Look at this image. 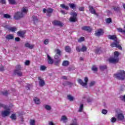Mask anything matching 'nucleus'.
<instances>
[{
  "label": "nucleus",
  "mask_w": 125,
  "mask_h": 125,
  "mask_svg": "<svg viewBox=\"0 0 125 125\" xmlns=\"http://www.w3.org/2000/svg\"><path fill=\"white\" fill-rule=\"evenodd\" d=\"M108 39L109 40H113L115 42L111 44L110 45L112 47H117V48L120 49V50H123V48L119 44V42H118L117 37L115 35H109Z\"/></svg>",
  "instance_id": "f257e3e1"
},
{
  "label": "nucleus",
  "mask_w": 125,
  "mask_h": 125,
  "mask_svg": "<svg viewBox=\"0 0 125 125\" xmlns=\"http://www.w3.org/2000/svg\"><path fill=\"white\" fill-rule=\"evenodd\" d=\"M114 77L117 80L124 81L125 78V72L124 70H120L117 73L114 75Z\"/></svg>",
  "instance_id": "f03ea898"
},
{
  "label": "nucleus",
  "mask_w": 125,
  "mask_h": 125,
  "mask_svg": "<svg viewBox=\"0 0 125 125\" xmlns=\"http://www.w3.org/2000/svg\"><path fill=\"white\" fill-rule=\"evenodd\" d=\"M1 106L3 107V108L5 109L1 112L2 117H7V116H9L10 114V108L4 104H1Z\"/></svg>",
  "instance_id": "7ed1b4c3"
},
{
  "label": "nucleus",
  "mask_w": 125,
  "mask_h": 125,
  "mask_svg": "<svg viewBox=\"0 0 125 125\" xmlns=\"http://www.w3.org/2000/svg\"><path fill=\"white\" fill-rule=\"evenodd\" d=\"M84 82L82 80V79H78V83L79 84L82 85L83 87H85V88H87V83L88 82V78L85 77L84 78Z\"/></svg>",
  "instance_id": "20e7f679"
},
{
  "label": "nucleus",
  "mask_w": 125,
  "mask_h": 125,
  "mask_svg": "<svg viewBox=\"0 0 125 125\" xmlns=\"http://www.w3.org/2000/svg\"><path fill=\"white\" fill-rule=\"evenodd\" d=\"M71 17L70 18V22H76L78 20L77 16H78V14L75 12H72L70 13Z\"/></svg>",
  "instance_id": "39448f33"
},
{
  "label": "nucleus",
  "mask_w": 125,
  "mask_h": 125,
  "mask_svg": "<svg viewBox=\"0 0 125 125\" xmlns=\"http://www.w3.org/2000/svg\"><path fill=\"white\" fill-rule=\"evenodd\" d=\"M43 13H46V15L47 16L50 17V16H51V14H52V12H53V9H52V8H48V9L44 8L43 9Z\"/></svg>",
  "instance_id": "423d86ee"
},
{
  "label": "nucleus",
  "mask_w": 125,
  "mask_h": 125,
  "mask_svg": "<svg viewBox=\"0 0 125 125\" xmlns=\"http://www.w3.org/2000/svg\"><path fill=\"white\" fill-rule=\"evenodd\" d=\"M23 17H24V16L21 12H17V13H15L14 15V19H15V20H19L20 19H21V18H23Z\"/></svg>",
  "instance_id": "0eeeda50"
},
{
  "label": "nucleus",
  "mask_w": 125,
  "mask_h": 125,
  "mask_svg": "<svg viewBox=\"0 0 125 125\" xmlns=\"http://www.w3.org/2000/svg\"><path fill=\"white\" fill-rule=\"evenodd\" d=\"M116 117L118 121H124V119H125V115L122 112L117 113V114L116 115Z\"/></svg>",
  "instance_id": "6e6552de"
},
{
  "label": "nucleus",
  "mask_w": 125,
  "mask_h": 125,
  "mask_svg": "<svg viewBox=\"0 0 125 125\" xmlns=\"http://www.w3.org/2000/svg\"><path fill=\"white\" fill-rule=\"evenodd\" d=\"M15 73L17 74L19 76L21 77L23 75V73L21 72V66L18 65L16 67V69L15 70Z\"/></svg>",
  "instance_id": "1a4fd4ad"
},
{
  "label": "nucleus",
  "mask_w": 125,
  "mask_h": 125,
  "mask_svg": "<svg viewBox=\"0 0 125 125\" xmlns=\"http://www.w3.org/2000/svg\"><path fill=\"white\" fill-rule=\"evenodd\" d=\"M110 63H118L119 62V57H112L109 59Z\"/></svg>",
  "instance_id": "9d476101"
},
{
  "label": "nucleus",
  "mask_w": 125,
  "mask_h": 125,
  "mask_svg": "<svg viewBox=\"0 0 125 125\" xmlns=\"http://www.w3.org/2000/svg\"><path fill=\"white\" fill-rule=\"evenodd\" d=\"M103 34H104V31L101 29L96 30L95 33V35L97 37H100Z\"/></svg>",
  "instance_id": "9b49d317"
},
{
  "label": "nucleus",
  "mask_w": 125,
  "mask_h": 125,
  "mask_svg": "<svg viewBox=\"0 0 125 125\" xmlns=\"http://www.w3.org/2000/svg\"><path fill=\"white\" fill-rule=\"evenodd\" d=\"M38 80L39 81L40 86H41V87L44 86V85L45 84V83L44 82V81L42 78H41V77H39Z\"/></svg>",
  "instance_id": "f8f14e48"
},
{
  "label": "nucleus",
  "mask_w": 125,
  "mask_h": 125,
  "mask_svg": "<svg viewBox=\"0 0 125 125\" xmlns=\"http://www.w3.org/2000/svg\"><path fill=\"white\" fill-rule=\"evenodd\" d=\"M24 46L25 47H27V48H29L30 49H33L35 47V45L30 44L29 42L25 43L24 44Z\"/></svg>",
  "instance_id": "ddd939ff"
},
{
  "label": "nucleus",
  "mask_w": 125,
  "mask_h": 125,
  "mask_svg": "<svg viewBox=\"0 0 125 125\" xmlns=\"http://www.w3.org/2000/svg\"><path fill=\"white\" fill-rule=\"evenodd\" d=\"M61 122H62L64 123H67V122H68V117H67L66 115H62L61 118Z\"/></svg>",
  "instance_id": "4468645a"
},
{
  "label": "nucleus",
  "mask_w": 125,
  "mask_h": 125,
  "mask_svg": "<svg viewBox=\"0 0 125 125\" xmlns=\"http://www.w3.org/2000/svg\"><path fill=\"white\" fill-rule=\"evenodd\" d=\"M53 24L56 26H60V27H62V26H63V23L58 21H53Z\"/></svg>",
  "instance_id": "2eb2a0df"
},
{
  "label": "nucleus",
  "mask_w": 125,
  "mask_h": 125,
  "mask_svg": "<svg viewBox=\"0 0 125 125\" xmlns=\"http://www.w3.org/2000/svg\"><path fill=\"white\" fill-rule=\"evenodd\" d=\"M5 28H6L9 31H10L11 32H15L17 30V28L15 27H8V25H6L4 26Z\"/></svg>",
  "instance_id": "dca6fc26"
},
{
  "label": "nucleus",
  "mask_w": 125,
  "mask_h": 125,
  "mask_svg": "<svg viewBox=\"0 0 125 125\" xmlns=\"http://www.w3.org/2000/svg\"><path fill=\"white\" fill-rule=\"evenodd\" d=\"M82 30L84 31H87V32H91L92 28L89 26H83L82 28Z\"/></svg>",
  "instance_id": "f3484780"
},
{
  "label": "nucleus",
  "mask_w": 125,
  "mask_h": 125,
  "mask_svg": "<svg viewBox=\"0 0 125 125\" xmlns=\"http://www.w3.org/2000/svg\"><path fill=\"white\" fill-rule=\"evenodd\" d=\"M21 13H22L23 14V16H24L25 14H27V12H28V9L27 7H23L21 9Z\"/></svg>",
  "instance_id": "a211bd4d"
},
{
  "label": "nucleus",
  "mask_w": 125,
  "mask_h": 125,
  "mask_svg": "<svg viewBox=\"0 0 125 125\" xmlns=\"http://www.w3.org/2000/svg\"><path fill=\"white\" fill-rule=\"evenodd\" d=\"M17 35L19 37H21V38H24L25 37V32L23 31H19L17 33Z\"/></svg>",
  "instance_id": "6ab92c4d"
},
{
  "label": "nucleus",
  "mask_w": 125,
  "mask_h": 125,
  "mask_svg": "<svg viewBox=\"0 0 125 125\" xmlns=\"http://www.w3.org/2000/svg\"><path fill=\"white\" fill-rule=\"evenodd\" d=\"M60 56L56 54L54 56V59H55L56 61H57V63H59L60 61H61V59L60 58Z\"/></svg>",
  "instance_id": "aec40b11"
},
{
  "label": "nucleus",
  "mask_w": 125,
  "mask_h": 125,
  "mask_svg": "<svg viewBox=\"0 0 125 125\" xmlns=\"http://www.w3.org/2000/svg\"><path fill=\"white\" fill-rule=\"evenodd\" d=\"M70 125H78V120H77V119L76 118H74L72 120V122L70 124Z\"/></svg>",
  "instance_id": "412c9836"
},
{
  "label": "nucleus",
  "mask_w": 125,
  "mask_h": 125,
  "mask_svg": "<svg viewBox=\"0 0 125 125\" xmlns=\"http://www.w3.org/2000/svg\"><path fill=\"white\" fill-rule=\"evenodd\" d=\"M34 101L35 103V104H37L38 105L41 104V101L40 100V99L37 97H35L34 98Z\"/></svg>",
  "instance_id": "4be33fe9"
},
{
  "label": "nucleus",
  "mask_w": 125,
  "mask_h": 125,
  "mask_svg": "<svg viewBox=\"0 0 125 125\" xmlns=\"http://www.w3.org/2000/svg\"><path fill=\"white\" fill-rule=\"evenodd\" d=\"M6 40H13L14 39V36L12 34L7 35L6 36Z\"/></svg>",
  "instance_id": "5701e85b"
},
{
  "label": "nucleus",
  "mask_w": 125,
  "mask_h": 125,
  "mask_svg": "<svg viewBox=\"0 0 125 125\" xmlns=\"http://www.w3.org/2000/svg\"><path fill=\"white\" fill-rule=\"evenodd\" d=\"M47 59H48V62L49 64H52L53 63V60L51 59V57L49 56V55H47Z\"/></svg>",
  "instance_id": "b1692460"
},
{
  "label": "nucleus",
  "mask_w": 125,
  "mask_h": 125,
  "mask_svg": "<svg viewBox=\"0 0 125 125\" xmlns=\"http://www.w3.org/2000/svg\"><path fill=\"white\" fill-rule=\"evenodd\" d=\"M89 11H90L92 14H95V10H94V9L93 8V6H89Z\"/></svg>",
  "instance_id": "393cba45"
},
{
  "label": "nucleus",
  "mask_w": 125,
  "mask_h": 125,
  "mask_svg": "<svg viewBox=\"0 0 125 125\" xmlns=\"http://www.w3.org/2000/svg\"><path fill=\"white\" fill-rule=\"evenodd\" d=\"M67 99L69 100V101L72 102L75 100V98L73 96H72V95H68Z\"/></svg>",
  "instance_id": "a878e982"
},
{
  "label": "nucleus",
  "mask_w": 125,
  "mask_h": 125,
  "mask_svg": "<svg viewBox=\"0 0 125 125\" xmlns=\"http://www.w3.org/2000/svg\"><path fill=\"white\" fill-rule=\"evenodd\" d=\"M10 118L12 121H16V114H11Z\"/></svg>",
  "instance_id": "bb28decb"
},
{
  "label": "nucleus",
  "mask_w": 125,
  "mask_h": 125,
  "mask_svg": "<svg viewBox=\"0 0 125 125\" xmlns=\"http://www.w3.org/2000/svg\"><path fill=\"white\" fill-rule=\"evenodd\" d=\"M61 7L63 8V9H66V10H69V7L68 6L65 5L64 4H61Z\"/></svg>",
  "instance_id": "cd10ccee"
},
{
  "label": "nucleus",
  "mask_w": 125,
  "mask_h": 125,
  "mask_svg": "<svg viewBox=\"0 0 125 125\" xmlns=\"http://www.w3.org/2000/svg\"><path fill=\"white\" fill-rule=\"evenodd\" d=\"M69 62L68 61H64L62 62V66H67L69 65Z\"/></svg>",
  "instance_id": "c85d7f7f"
},
{
  "label": "nucleus",
  "mask_w": 125,
  "mask_h": 125,
  "mask_svg": "<svg viewBox=\"0 0 125 125\" xmlns=\"http://www.w3.org/2000/svg\"><path fill=\"white\" fill-rule=\"evenodd\" d=\"M65 51H66V52H69V53L71 52V48L69 46H65Z\"/></svg>",
  "instance_id": "c756f323"
},
{
  "label": "nucleus",
  "mask_w": 125,
  "mask_h": 125,
  "mask_svg": "<svg viewBox=\"0 0 125 125\" xmlns=\"http://www.w3.org/2000/svg\"><path fill=\"white\" fill-rule=\"evenodd\" d=\"M3 17L4 18H6V19H9V18H10L11 16L7 14H4L3 15Z\"/></svg>",
  "instance_id": "7c9ffc66"
},
{
  "label": "nucleus",
  "mask_w": 125,
  "mask_h": 125,
  "mask_svg": "<svg viewBox=\"0 0 125 125\" xmlns=\"http://www.w3.org/2000/svg\"><path fill=\"white\" fill-rule=\"evenodd\" d=\"M55 52L57 55H59V56H61V51L59 49H56L55 50Z\"/></svg>",
  "instance_id": "2f4dec72"
},
{
  "label": "nucleus",
  "mask_w": 125,
  "mask_h": 125,
  "mask_svg": "<svg viewBox=\"0 0 125 125\" xmlns=\"http://www.w3.org/2000/svg\"><path fill=\"white\" fill-rule=\"evenodd\" d=\"M62 84H63V85H73V83L69 82H66L65 83H63Z\"/></svg>",
  "instance_id": "473e14b6"
},
{
  "label": "nucleus",
  "mask_w": 125,
  "mask_h": 125,
  "mask_svg": "<svg viewBox=\"0 0 125 125\" xmlns=\"http://www.w3.org/2000/svg\"><path fill=\"white\" fill-rule=\"evenodd\" d=\"M69 6L70 7H71V8H72V9H75L76 8V4L74 3H69Z\"/></svg>",
  "instance_id": "72a5a7b5"
},
{
  "label": "nucleus",
  "mask_w": 125,
  "mask_h": 125,
  "mask_svg": "<svg viewBox=\"0 0 125 125\" xmlns=\"http://www.w3.org/2000/svg\"><path fill=\"white\" fill-rule=\"evenodd\" d=\"M95 81H91L89 83V86L91 87V86H93L94 85H95Z\"/></svg>",
  "instance_id": "f704fd0d"
},
{
  "label": "nucleus",
  "mask_w": 125,
  "mask_h": 125,
  "mask_svg": "<svg viewBox=\"0 0 125 125\" xmlns=\"http://www.w3.org/2000/svg\"><path fill=\"white\" fill-rule=\"evenodd\" d=\"M45 109L47 111H50L51 110V106L50 105H46L45 106Z\"/></svg>",
  "instance_id": "c9c22d12"
},
{
  "label": "nucleus",
  "mask_w": 125,
  "mask_h": 125,
  "mask_svg": "<svg viewBox=\"0 0 125 125\" xmlns=\"http://www.w3.org/2000/svg\"><path fill=\"white\" fill-rule=\"evenodd\" d=\"M83 104H81L80 105L79 112H83Z\"/></svg>",
  "instance_id": "e433bc0d"
},
{
  "label": "nucleus",
  "mask_w": 125,
  "mask_h": 125,
  "mask_svg": "<svg viewBox=\"0 0 125 125\" xmlns=\"http://www.w3.org/2000/svg\"><path fill=\"white\" fill-rule=\"evenodd\" d=\"M112 9L115 11H119V10H120V6L113 7Z\"/></svg>",
  "instance_id": "4c0bfd02"
},
{
  "label": "nucleus",
  "mask_w": 125,
  "mask_h": 125,
  "mask_svg": "<svg viewBox=\"0 0 125 125\" xmlns=\"http://www.w3.org/2000/svg\"><path fill=\"white\" fill-rule=\"evenodd\" d=\"M46 69V67L44 65L40 66V70L41 71H44Z\"/></svg>",
  "instance_id": "58836bf2"
},
{
  "label": "nucleus",
  "mask_w": 125,
  "mask_h": 125,
  "mask_svg": "<svg viewBox=\"0 0 125 125\" xmlns=\"http://www.w3.org/2000/svg\"><path fill=\"white\" fill-rule=\"evenodd\" d=\"M8 1L10 4H15L16 3L15 0H8Z\"/></svg>",
  "instance_id": "ea45409f"
},
{
  "label": "nucleus",
  "mask_w": 125,
  "mask_h": 125,
  "mask_svg": "<svg viewBox=\"0 0 125 125\" xmlns=\"http://www.w3.org/2000/svg\"><path fill=\"white\" fill-rule=\"evenodd\" d=\"M92 70L94 72H97V71L98 70L97 67L95 65H93L92 67Z\"/></svg>",
  "instance_id": "a19ab883"
},
{
  "label": "nucleus",
  "mask_w": 125,
  "mask_h": 125,
  "mask_svg": "<svg viewBox=\"0 0 125 125\" xmlns=\"http://www.w3.org/2000/svg\"><path fill=\"white\" fill-rule=\"evenodd\" d=\"M86 49H87V48H86V47H85V46L83 45L82 46V48H81V51H86Z\"/></svg>",
  "instance_id": "79ce46f5"
},
{
  "label": "nucleus",
  "mask_w": 125,
  "mask_h": 125,
  "mask_svg": "<svg viewBox=\"0 0 125 125\" xmlns=\"http://www.w3.org/2000/svg\"><path fill=\"white\" fill-rule=\"evenodd\" d=\"M32 18H33V21H34V23H36V22H38V18L37 17L34 16L32 17Z\"/></svg>",
  "instance_id": "37998d69"
},
{
  "label": "nucleus",
  "mask_w": 125,
  "mask_h": 125,
  "mask_svg": "<svg viewBox=\"0 0 125 125\" xmlns=\"http://www.w3.org/2000/svg\"><path fill=\"white\" fill-rule=\"evenodd\" d=\"M117 31L119 32V33L124 34V30L122 28H117Z\"/></svg>",
  "instance_id": "c03bdc74"
},
{
  "label": "nucleus",
  "mask_w": 125,
  "mask_h": 125,
  "mask_svg": "<svg viewBox=\"0 0 125 125\" xmlns=\"http://www.w3.org/2000/svg\"><path fill=\"white\" fill-rule=\"evenodd\" d=\"M100 68L101 70H105V69H107V66L106 65H102L100 66Z\"/></svg>",
  "instance_id": "a18cd8bd"
},
{
  "label": "nucleus",
  "mask_w": 125,
  "mask_h": 125,
  "mask_svg": "<svg viewBox=\"0 0 125 125\" xmlns=\"http://www.w3.org/2000/svg\"><path fill=\"white\" fill-rule=\"evenodd\" d=\"M116 121H117V119H116V118H115V117H112V118L111 119L110 122H111V123H115V122H116Z\"/></svg>",
  "instance_id": "49530a36"
},
{
  "label": "nucleus",
  "mask_w": 125,
  "mask_h": 125,
  "mask_svg": "<svg viewBox=\"0 0 125 125\" xmlns=\"http://www.w3.org/2000/svg\"><path fill=\"white\" fill-rule=\"evenodd\" d=\"M119 55H120L119 52L116 51L114 52V57H119Z\"/></svg>",
  "instance_id": "de8ad7c7"
},
{
  "label": "nucleus",
  "mask_w": 125,
  "mask_h": 125,
  "mask_svg": "<svg viewBox=\"0 0 125 125\" xmlns=\"http://www.w3.org/2000/svg\"><path fill=\"white\" fill-rule=\"evenodd\" d=\"M84 41V38L81 37L78 40L79 42H83Z\"/></svg>",
  "instance_id": "09e8293b"
},
{
  "label": "nucleus",
  "mask_w": 125,
  "mask_h": 125,
  "mask_svg": "<svg viewBox=\"0 0 125 125\" xmlns=\"http://www.w3.org/2000/svg\"><path fill=\"white\" fill-rule=\"evenodd\" d=\"M30 123L31 125H35L36 121L34 120H30Z\"/></svg>",
  "instance_id": "8fccbe9b"
},
{
  "label": "nucleus",
  "mask_w": 125,
  "mask_h": 125,
  "mask_svg": "<svg viewBox=\"0 0 125 125\" xmlns=\"http://www.w3.org/2000/svg\"><path fill=\"white\" fill-rule=\"evenodd\" d=\"M48 42H49V40L48 39L45 40L43 42L44 44H48Z\"/></svg>",
  "instance_id": "3c124183"
},
{
  "label": "nucleus",
  "mask_w": 125,
  "mask_h": 125,
  "mask_svg": "<svg viewBox=\"0 0 125 125\" xmlns=\"http://www.w3.org/2000/svg\"><path fill=\"white\" fill-rule=\"evenodd\" d=\"M102 114H104V115H106V114H107V110L103 109L102 111Z\"/></svg>",
  "instance_id": "603ef678"
},
{
  "label": "nucleus",
  "mask_w": 125,
  "mask_h": 125,
  "mask_svg": "<svg viewBox=\"0 0 125 125\" xmlns=\"http://www.w3.org/2000/svg\"><path fill=\"white\" fill-rule=\"evenodd\" d=\"M106 23H111V22H112V20H111V19L110 18H108L106 20Z\"/></svg>",
  "instance_id": "864d4df0"
},
{
  "label": "nucleus",
  "mask_w": 125,
  "mask_h": 125,
  "mask_svg": "<svg viewBox=\"0 0 125 125\" xmlns=\"http://www.w3.org/2000/svg\"><path fill=\"white\" fill-rule=\"evenodd\" d=\"M2 95H7L8 94V92H7V91H4V92H2Z\"/></svg>",
  "instance_id": "5fc2aeb1"
},
{
  "label": "nucleus",
  "mask_w": 125,
  "mask_h": 125,
  "mask_svg": "<svg viewBox=\"0 0 125 125\" xmlns=\"http://www.w3.org/2000/svg\"><path fill=\"white\" fill-rule=\"evenodd\" d=\"M25 65H26V66H28V65H30V61H26L25 62Z\"/></svg>",
  "instance_id": "6e6d98bb"
},
{
  "label": "nucleus",
  "mask_w": 125,
  "mask_h": 125,
  "mask_svg": "<svg viewBox=\"0 0 125 125\" xmlns=\"http://www.w3.org/2000/svg\"><path fill=\"white\" fill-rule=\"evenodd\" d=\"M79 10L80 11H83V10H84V8L83 7H80V8H79Z\"/></svg>",
  "instance_id": "4d7b16f0"
},
{
  "label": "nucleus",
  "mask_w": 125,
  "mask_h": 125,
  "mask_svg": "<svg viewBox=\"0 0 125 125\" xmlns=\"http://www.w3.org/2000/svg\"><path fill=\"white\" fill-rule=\"evenodd\" d=\"M95 53L99 54V53H100V50L99 49H98L95 51Z\"/></svg>",
  "instance_id": "13d9d810"
},
{
  "label": "nucleus",
  "mask_w": 125,
  "mask_h": 125,
  "mask_svg": "<svg viewBox=\"0 0 125 125\" xmlns=\"http://www.w3.org/2000/svg\"><path fill=\"white\" fill-rule=\"evenodd\" d=\"M0 3H2V4H5V0H0Z\"/></svg>",
  "instance_id": "bf43d9fd"
},
{
  "label": "nucleus",
  "mask_w": 125,
  "mask_h": 125,
  "mask_svg": "<svg viewBox=\"0 0 125 125\" xmlns=\"http://www.w3.org/2000/svg\"><path fill=\"white\" fill-rule=\"evenodd\" d=\"M76 49L77 51L78 52H80V51H81V49H80V47L79 46L76 47Z\"/></svg>",
  "instance_id": "052dcab7"
},
{
  "label": "nucleus",
  "mask_w": 125,
  "mask_h": 125,
  "mask_svg": "<svg viewBox=\"0 0 125 125\" xmlns=\"http://www.w3.org/2000/svg\"><path fill=\"white\" fill-rule=\"evenodd\" d=\"M16 42H19L20 41V38L19 37H16L15 38Z\"/></svg>",
  "instance_id": "680f3d73"
},
{
  "label": "nucleus",
  "mask_w": 125,
  "mask_h": 125,
  "mask_svg": "<svg viewBox=\"0 0 125 125\" xmlns=\"http://www.w3.org/2000/svg\"><path fill=\"white\" fill-rule=\"evenodd\" d=\"M4 70V67L3 66H1L0 67V71H2Z\"/></svg>",
  "instance_id": "e2e57ef3"
},
{
  "label": "nucleus",
  "mask_w": 125,
  "mask_h": 125,
  "mask_svg": "<svg viewBox=\"0 0 125 125\" xmlns=\"http://www.w3.org/2000/svg\"><path fill=\"white\" fill-rule=\"evenodd\" d=\"M49 125H54V123H53V122L50 121L49 122V124H48Z\"/></svg>",
  "instance_id": "0e129e2a"
},
{
  "label": "nucleus",
  "mask_w": 125,
  "mask_h": 125,
  "mask_svg": "<svg viewBox=\"0 0 125 125\" xmlns=\"http://www.w3.org/2000/svg\"><path fill=\"white\" fill-rule=\"evenodd\" d=\"M61 13H62V14H66V12H65L63 10H61Z\"/></svg>",
  "instance_id": "69168bd1"
},
{
  "label": "nucleus",
  "mask_w": 125,
  "mask_h": 125,
  "mask_svg": "<svg viewBox=\"0 0 125 125\" xmlns=\"http://www.w3.org/2000/svg\"><path fill=\"white\" fill-rule=\"evenodd\" d=\"M122 100L125 102V95L122 97Z\"/></svg>",
  "instance_id": "338daca9"
},
{
  "label": "nucleus",
  "mask_w": 125,
  "mask_h": 125,
  "mask_svg": "<svg viewBox=\"0 0 125 125\" xmlns=\"http://www.w3.org/2000/svg\"><path fill=\"white\" fill-rule=\"evenodd\" d=\"M62 79H63V80H67V77H66V76H62Z\"/></svg>",
  "instance_id": "774afa93"
}]
</instances>
